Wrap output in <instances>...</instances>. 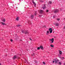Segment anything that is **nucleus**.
Listing matches in <instances>:
<instances>
[{
    "instance_id": "473e14b6",
    "label": "nucleus",
    "mask_w": 65,
    "mask_h": 65,
    "mask_svg": "<svg viewBox=\"0 0 65 65\" xmlns=\"http://www.w3.org/2000/svg\"><path fill=\"white\" fill-rule=\"evenodd\" d=\"M48 33H46V35H48Z\"/></svg>"
},
{
    "instance_id": "f257e3e1",
    "label": "nucleus",
    "mask_w": 65,
    "mask_h": 65,
    "mask_svg": "<svg viewBox=\"0 0 65 65\" xmlns=\"http://www.w3.org/2000/svg\"><path fill=\"white\" fill-rule=\"evenodd\" d=\"M54 61H55V63L56 64H57L58 63L59 61V60L56 59H54Z\"/></svg>"
},
{
    "instance_id": "b1692460",
    "label": "nucleus",
    "mask_w": 65,
    "mask_h": 65,
    "mask_svg": "<svg viewBox=\"0 0 65 65\" xmlns=\"http://www.w3.org/2000/svg\"><path fill=\"white\" fill-rule=\"evenodd\" d=\"M61 59H64V57H61Z\"/></svg>"
},
{
    "instance_id": "6ab92c4d",
    "label": "nucleus",
    "mask_w": 65,
    "mask_h": 65,
    "mask_svg": "<svg viewBox=\"0 0 65 65\" xmlns=\"http://www.w3.org/2000/svg\"><path fill=\"white\" fill-rule=\"evenodd\" d=\"M58 64H59V65H61L62 64V63H61L60 62H59L58 63Z\"/></svg>"
},
{
    "instance_id": "a19ab883",
    "label": "nucleus",
    "mask_w": 65,
    "mask_h": 65,
    "mask_svg": "<svg viewBox=\"0 0 65 65\" xmlns=\"http://www.w3.org/2000/svg\"><path fill=\"white\" fill-rule=\"evenodd\" d=\"M18 59H20V58L19 57V58H18Z\"/></svg>"
},
{
    "instance_id": "ea45409f",
    "label": "nucleus",
    "mask_w": 65,
    "mask_h": 65,
    "mask_svg": "<svg viewBox=\"0 0 65 65\" xmlns=\"http://www.w3.org/2000/svg\"><path fill=\"white\" fill-rule=\"evenodd\" d=\"M0 65H1V63H0Z\"/></svg>"
},
{
    "instance_id": "f03ea898",
    "label": "nucleus",
    "mask_w": 65,
    "mask_h": 65,
    "mask_svg": "<svg viewBox=\"0 0 65 65\" xmlns=\"http://www.w3.org/2000/svg\"><path fill=\"white\" fill-rule=\"evenodd\" d=\"M49 31L50 32V33H52L53 32V30H52V28H50L49 29Z\"/></svg>"
},
{
    "instance_id": "9d476101",
    "label": "nucleus",
    "mask_w": 65,
    "mask_h": 65,
    "mask_svg": "<svg viewBox=\"0 0 65 65\" xmlns=\"http://www.w3.org/2000/svg\"><path fill=\"white\" fill-rule=\"evenodd\" d=\"M55 25L56 26H58L59 25V24L58 23H56L55 24Z\"/></svg>"
},
{
    "instance_id": "aec40b11",
    "label": "nucleus",
    "mask_w": 65,
    "mask_h": 65,
    "mask_svg": "<svg viewBox=\"0 0 65 65\" xmlns=\"http://www.w3.org/2000/svg\"><path fill=\"white\" fill-rule=\"evenodd\" d=\"M50 46L52 47H54V45H50Z\"/></svg>"
},
{
    "instance_id": "c85d7f7f",
    "label": "nucleus",
    "mask_w": 65,
    "mask_h": 65,
    "mask_svg": "<svg viewBox=\"0 0 65 65\" xmlns=\"http://www.w3.org/2000/svg\"><path fill=\"white\" fill-rule=\"evenodd\" d=\"M55 15H54L53 16V18H55Z\"/></svg>"
},
{
    "instance_id": "7ed1b4c3",
    "label": "nucleus",
    "mask_w": 65,
    "mask_h": 65,
    "mask_svg": "<svg viewBox=\"0 0 65 65\" xmlns=\"http://www.w3.org/2000/svg\"><path fill=\"white\" fill-rule=\"evenodd\" d=\"M54 13H57V12H59V10H58L57 9L54 10Z\"/></svg>"
},
{
    "instance_id": "bb28decb",
    "label": "nucleus",
    "mask_w": 65,
    "mask_h": 65,
    "mask_svg": "<svg viewBox=\"0 0 65 65\" xmlns=\"http://www.w3.org/2000/svg\"><path fill=\"white\" fill-rule=\"evenodd\" d=\"M57 21H60V19H57Z\"/></svg>"
},
{
    "instance_id": "e433bc0d",
    "label": "nucleus",
    "mask_w": 65,
    "mask_h": 65,
    "mask_svg": "<svg viewBox=\"0 0 65 65\" xmlns=\"http://www.w3.org/2000/svg\"><path fill=\"white\" fill-rule=\"evenodd\" d=\"M39 17H41L42 16V15H39Z\"/></svg>"
},
{
    "instance_id": "f3484780",
    "label": "nucleus",
    "mask_w": 65,
    "mask_h": 65,
    "mask_svg": "<svg viewBox=\"0 0 65 65\" xmlns=\"http://www.w3.org/2000/svg\"><path fill=\"white\" fill-rule=\"evenodd\" d=\"M59 52H59V54H62V51H60V50H59Z\"/></svg>"
},
{
    "instance_id": "4be33fe9",
    "label": "nucleus",
    "mask_w": 65,
    "mask_h": 65,
    "mask_svg": "<svg viewBox=\"0 0 65 65\" xmlns=\"http://www.w3.org/2000/svg\"><path fill=\"white\" fill-rule=\"evenodd\" d=\"M43 64H44V65H45V63L44 62H43Z\"/></svg>"
},
{
    "instance_id": "a211bd4d",
    "label": "nucleus",
    "mask_w": 65,
    "mask_h": 65,
    "mask_svg": "<svg viewBox=\"0 0 65 65\" xmlns=\"http://www.w3.org/2000/svg\"><path fill=\"white\" fill-rule=\"evenodd\" d=\"M21 32H22V33H24L25 32V31H24V30H22Z\"/></svg>"
},
{
    "instance_id": "ddd939ff",
    "label": "nucleus",
    "mask_w": 65,
    "mask_h": 65,
    "mask_svg": "<svg viewBox=\"0 0 65 65\" xmlns=\"http://www.w3.org/2000/svg\"><path fill=\"white\" fill-rule=\"evenodd\" d=\"M25 34H29V32L28 31H26L25 32Z\"/></svg>"
},
{
    "instance_id": "2eb2a0df",
    "label": "nucleus",
    "mask_w": 65,
    "mask_h": 65,
    "mask_svg": "<svg viewBox=\"0 0 65 65\" xmlns=\"http://www.w3.org/2000/svg\"><path fill=\"white\" fill-rule=\"evenodd\" d=\"M2 21L3 22H5V19H3Z\"/></svg>"
},
{
    "instance_id": "2f4dec72",
    "label": "nucleus",
    "mask_w": 65,
    "mask_h": 65,
    "mask_svg": "<svg viewBox=\"0 0 65 65\" xmlns=\"http://www.w3.org/2000/svg\"><path fill=\"white\" fill-rule=\"evenodd\" d=\"M26 62H27V60H25V61L24 62L25 63H26Z\"/></svg>"
},
{
    "instance_id": "39448f33",
    "label": "nucleus",
    "mask_w": 65,
    "mask_h": 65,
    "mask_svg": "<svg viewBox=\"0 0 65 65\" xmlns=\"http://www.w3.org/2000/svg\"><path fill=\"white\" fill-rule=\"evenodd\" d=\"M43 7H42V8L43 9H44L45 8H46V7L45 6V5L44 4L43 5Z\"/></svg>"
},
{
    "instance_id": "dca6fc26",
    "label": "nucleus",
    "mask_w": 65,
    "mask_h": 65,
    "mask_svg": "<svg viewBox=\"0 0 65 65\" xmlns=\"http://www.w3.org/2000/svg\"><path fill=\"white\" fill-rule=\"evenodd\" d=\"M31 18H32V19H33V15H31Z\"/></svg>"
},
{
    "instance_id": "7c9ffc66",
    "label": "nucleus",
    "mask_w": 65,
    "mask_h": 65,
    "mask_svg": "<svg viewBox=\"0 0 65 65\" xmlns=\"http://www.w3.org/2000/svg\"><path fill=\"white\" fill-rule=\"evenodd\" d=\"M20 26V25H17V27H19V26Z\"/></svg>"
},
{
    "instance_id": "cd10ccee",
    "label": "nucleus",
    "mask_w": 65,
    "mask_h": 65,
    "mask_svg": "<svg viewBox=\"0 0 65 65\" xmlns=\"http://www.w3.org/2000/svg\"><path fill=\"white\" fill-rule=\"evenodd\" d=\"M35 62L36 63H37V61H35Z\"/></svg>"
},
{
    "instance_id": "1a4fd4ad",
    "label": "nucleus",
    "mask_w": 65,
    "mask_h": 65,
    "mask_svg": "<svg viewBox=\"0 0 65 65\" xmlns=\"http://www.w3.org/2000/svg\"><path fill=\"white\" fill-rule=\"evenodd\" d=\"M40 12L41 13H43V11L42 10H40Z\"/></svg>"
},
{
    "instance_id": "f8f14e48",
    "label": "nucleus",
    "mask_w": 65,
    "mask_h": 65,
    "mask_svg": "<svg viewBox=\"0 0 65 65\" xmlns=\"http://www.w3.org/2000/svg\"><path fill=\"white\" fill-rule=\"evenodd\" d=\"M52 2L51 1H49L48 3V4H52Z\"/></svg>"
},
{
    "instance_id": "58836bf2",
    "label": "nucleus",
    "mask_w": 65,
    "mask_h": 65,
    "mask_svg": "<svg viewBox=\"0 0 65 65\" xmlns=\"http://www.w3.org/2000/svg\"><path fill=\"white\" fill-rule=\"evenodd\" d=\"M44 27H45V28H46V26H44Z\"/></svg>"
},
{
    "instance_id": "a878e982",
    "label": "nucleus",
    "mask_w": 65,
    "mask_h": 65,
    "mask_svg": "<svg viewBox=\"0 0 65 65\" xmlns=\"http://www.w3.org/2000/svg\"><path fill=\"white\" fill-rule=\"evenodd\" d=\"M46 12H48V10H46Z\"/></svg>"
},
{
    "instance_id": "c756f323",
    "label": "nucleus",
    "mask_w": 65,
    "mask_h": 65,
    "mask_svg": "<svg viewBox=\"0 0 65 65\" xmlns=\"http://www.w3.org/2000/svg\"><path fill=\"white\" fill-rule=\"evenodd\" d=\"M11 42H12V41H13V40H12L11 39Z\"/></svg>"
},
{
    "instance_id": "72a5a7b5",
    "label": "nucleus",
    "mask_w": 65,
    "mask_h": 65,
    "mask_svg": "<svg viewBox=\"0 0 65 65\" xmlns=\"http://www.w3.org/2000/svg\"><path fill=\"white\" fill-rule=\"evenodd\" d=\"M55 61H53V63H55Z\"/></svg>"
},
{
    "instance_id": "4c0bfd02",
    "label": "nucleus",
    "mask_w": 65,
    "mask_h": 65,
    "mask_svg": "<svg viewBox=\"0 0 65 65\" xmlns=\"http://www.w3.org/2000/svg\"><path fill=\"white\" fill-rule=\"evenodd\" d=\"M64 28L65 29V26H64Z\"/></svg>"
},
{
    "instance_id": "412c9836",
    "label": "nucleus",
    "mask_w": 65,
    "mask_h": 65,
    "mask_svg": "<svg viewBox=\"0 0 65 65\" xmlns=\"http://www.w3.org/2000/svg\"><path fill=\"white\" fill-rule=\"evenodd\" d=\"M40 2H43V1H42V0H40Z\"/></svg>"
},
{
    "instance_id": "f704fd0d",
    "label": "nucleus",
    "mask_w": 65,
    "mask_h": 65,
    "mask_svg": "<svg viewBox=\"0 0 65 65\" xmlns=\"http://www.w3.org/2000/svg\"><path fill=\"white\" fill-rule=\"evenodd\" d=\"M29 39H30V40H32V39H31V38H30Z\"/></svg>"
},
{
    "instance_id": "6e6552de",
    "label": "nucleus",
    "mask_w": 65,
    "mask_h": 65,
    "mask_svg": "<svg viewBox=\"0 0 65 65\" xmlns=\"http://www.w3.org/2000/svg\"><path fill=\"white\" fill-rule=\"evenodd\" d=\"M32 3H33V4H34V6L35 7H36V4H35V2H34V0H32Z\"/></svg>"
},
{
    "instance_id": "393cba45",
    "label": "nucleus",
    "mask_w": 65,
    "mask_h": 65,
    "mask_svg": "<svg viewBox=\"0 0 65 65\" xmlns=\"http://www.w3.org/2000/svg\"><path fill=\"white\" fill-rule=\"evenodd\" d=\"M46 33H49V31H47V32H46Z\"/></svg>"
},
{
    "instance_id": "5701e85b",
    "label": "nucleus",
    "mask_w": 65,
    "mask_h": 65,
    "mask_svg": "<svg viewBox=\"0 0 65 65\" xmlns=\"http://www.w3.org/2000/svg\"><path fill=\"white\" fill-rule=\"evenodd\" d=\"M38 50H40V47H38L37 48Z\"/></svg>"
},
{
    "instance_id": "0eeeda50",
    "label": "nucleus",
    "mask_w": 65,
    "mask_h": 65,
    "mask_svg": "<svg viewBox=\"0 0 65 65\" xmlns=\"http://www.w3.org/2000/svg\"><path fill=\"white\" fill-rule=\"evenodd\" d=\"M17 58V56L15 55L14 56L13 58V59H15Z\"/></svg>"
},
{
    "instance_id": "20e7f679",
    "label": "nucleus",
    "mask_w": 65,
    "mask_h": 65,
    "mask_svg": "<svg viewBox=\"0 0 65 65\" xmlns=\"http://www.w3.org/2000/svg\"><path fill=\"white\" fill-rule=\"evenodd\" d=\"M49 40H50L51 41H52L51 43H53V42H54V38H52V39H50Z\"/></svg>"
},
{
    "instance_id": "9b49d317",
    "label": "nucleus",
    "mask_w": 65,
    "mask_h": 65,
    "mask_svg": "<svg viewBox=\"0 0 65 65\" xmlns=\"http://www.w3.org/2000/svg\"><path fill=\"white\" fill-rule=\"evenodd\" d=\"M2 24V25H6V24H5L3 22H1Z\"/></svg>"
},
{
    "instance_id": "423d86ee",
    "label": "nucleus",
    "mask_w": 65,
    "mask_h": 65,
    "mask_svg": "<svg viewBox=\"0 0 65 65\" xmlns=\"http://www.w3.org/2000/svg\"><path fill=\"white\" fill-rule=\"evenodd\" d=\"M40 48L42 50H43V46H42L41 45L40 47Z\"/></svg>"
},
{
    "instance_id": "c9c22d12",
    "label": "nucleus",
    "mask_w": 65,
    "mask_h": 65,
    "mask_svg": "<svg viewBox=\"0 0 65 65\" xmlns=\"http://www.w3.org/2000/svg\"><path fill=\"white\" fill-rule=\"evenodd\" d=\"M35 15H36V13L35 14Z\"/></svg>"
},
{
    "instance_id": "4468645a",
    "label": "nucleus",
    "mask_w": 65,
    "mask_h": 65,
    "mask_svg": "<svg viewBox=\"0 0 65 65\" xmlns=\"http://www.w3.org/2000/svg\"><path fill=\"white\" fill-rule=\"evenodd\" d=\"M19 17H17V18L16 19V20L17 21H19Z\"/></svg>"
}]
</instances>
